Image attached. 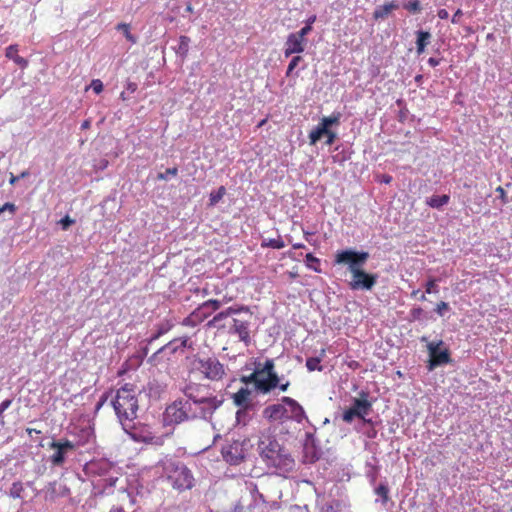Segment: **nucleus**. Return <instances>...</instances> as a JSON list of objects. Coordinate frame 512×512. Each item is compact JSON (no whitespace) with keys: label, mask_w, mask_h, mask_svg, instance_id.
Segmentation results:
<instances>
[{"label":"nucleus","mask_w":512,"mask_h":512,"mask_svg":"<svg viewBox=\"0 0 512 512\" xmlns=\"http://www.w3.org/2000/svg\"><path fill=\"white\" fill-rule=\"evenodd\" d=\"M371 403L367 400V398H355L353 401V405L344 411L343 420L347 423H350L355 417L366 421L365 416L368 415L371 411Z\"/></svg>","instance_id":"obj_12"},{"label":"nucleus","mask_w":512,"mask_h":512,"mask_svg":"<svg viewBox=\"0 0 512 512\" xmlns=\"http://www.w3.org/2000/svg\"><path fill=\"white\" fill-rule=\"evenodd\" d=\"M24 492V485L22 482L17 481L12 483L9 489V496L13 499H22Z\"/></svg>","instance_id":"obj_29"},{"label":"nucleus","mask_w":512,"mask_h":512,"mask_svg":"<svg viewBox=\"0 0 512 512\" xmlns=\"http://www.w3.org/2000/svg\"><path fill=\"white\" fill-rule=\"evenodd\" d=\"M263 375H266V378L261 377V381L258 382V391L267 394L277 388L280 382L273 359H267L264 363H261V376Z\"/></svg>","instance_id":"obj_9"},{"label":"nucleus","mask_w":512,"mask_h":512,"mask_svg":"<svg viewBox=\"0 0 512 512\" xmlns=\"http://www.w3.org/2000/svg\"><path fill=\"white\" fill-rule=\"evenodd\" d=\"M417 39H416V51L418 55L424 53L425 48L430 43L431 33L428 31H417Z\"/></svg>","instance_id":"obj_23"},{"label":"nucleus","mask_w":512,"mask_h":512,"mask_svg":"<svg viewBox=\"0 0 512 512\" xmlns=\"http://www.w3.org/2000/svg\"><path fill=\"white\" fill-rule=\"evenodd\" d=\"M5 210H8L11 214H14L16 211V206L14 203L7 202L3 206H0V214L3 213Z\"/></svg>","instance_id":"obj_48"},{"label":"nucleus","mask_w":512,"mask_h":512,"mask_svg":"<svg viewBox=\"0 0 512 512\" xmlns=\"http://www.w3.org/2000/svg\"><path fill=\"white\" fill-rule=\"evenodd\" d=\"M379 181H380V182H383V183H385V184H389V183H391V181H392V176H390V175H388V174H384V175H382V176H381V178H380V180H379Z\"/></svg>","instance_id":"obj_55"},{"label":"nucleus","mask_w":512,"mask_h":512,"mask_svg":"<svg viewBox=\"0 0 512 512\" xmlns=\"http://www.w3.org/2000/svg\"><path fill=\"white\" fill-rule=\"evenodd\" d=\"M193 314H197V319L199 323H201L205 319H207L212 313L206 306H204V303H202L198 308H196L193 311Z\"/></svg>","instance_id":"obj_35"},{"label":"nucleus","mask_w":512,"mask_h":512,"mask_svg":"<svg viewBox=\"0 0 512 512\" xmlns=\"http://www.w3.org/2000/svg\"><path fill=\"white\" fill-rule=\"evenodd\" d=\"M282 403L288 408V420H295L301 423L305 418V411L303 407L293 398L284 396L281 399Z\"/></svg>","instance_id":"obj_17"},{"label":"nucleus","mask_w":512,"mask_h":512,"mask_svg":"<svg viewBox=\"0 0 512 512\" xmlns=\"http://www.w3.org/2000/svg\"><path fill=\"white\" fill-rule=\"evenodd\" d=\"M306 39H301L295 33H291L288 35L287 40L285 42L284 55L285 57H289L292 54H299L305 50Z\"/></svg>","instance_id":"obj_18"},{"label":"nucleus","mask_w":512,"mask_h":512,"mask_svg":"<svg viewBox=\"0 0 512 512\" xmlns=\"http://www.w3.org/2000/svg\"><path fill=\"white\" fill-rule=\"evenodd\" d=\"M18 180H19L18 176H14L13 174H11V177H10V180H9L11 185H14Z\"/></svg>","instance_id":"obj_61"},{"label":"nucleus","mask_w":512,"mask_h":512,"mask_svg":"<svg viewBox=\"0 0 512 512\" xmlns=\"http://www.w3.org/2000/svg\"><path fill=\"white\" fill-rule=\"evenodd\" d=\"M178 174V168L177 167H172V168H168L166 169V171L164 173H159L157 175V179L158 180H167L169 176H176Z\"/></svg>","instance_id":"obj_39"},{"label":"nucleus","mask_w":512,"mask_h":512,"mask_svg":"<svg viewBox=\"0 0 512 512\" xmlns=\"http://www.w3.org/2000/svg\"><path fill=\"white\" fill-rule=\"evenodd\" d=\"M190 43V38L188 36L182 35L179 38V51L186 54L188 52V47Z\"/></svg>","instance_id":"obj_40"},{"label":"nucleus","mask_w":512,"mask_h":512,"mask_svg":"<svg viewBox=\"0 0 512 512\" xmlns=\"http://www.w3.org/2000/svg\"><path fill=\"white\" fill-rule=\"evenodd\" d=\"M312 31V26L305 25L298 32H295L297 36L301 39H305V37Z\"/></svg>","instance_id":"obj_46"},{"label":"nucleus","mask_w":512,"mask_h":512,"mask_svg":"<svg viewBox=\"0 0 512 512\" xmlns=\"http://www.w3.org/2000/svg\"><path fill=\"white\" fill-rule=\"evenodd\" d=\"M226 194V188L224 186H220L217 191L211 192L209 195V204L210 206L216 205Z\"/></svg>","instance_id":"obj_33"},{"label":"nucleus","mask_w":512,"mask_h":512,"mask_svg":"<svg viewBox=\"0 0 512 512\" xmlns=\"http://www.w3.org/2000/svg\"><path fill=\"white\" fill-rule=\"evenodd\" d=\"M196 409L186 402V400L179 399L167 406L164 412V421L167 424H179L184 421L200 418L197 415Z\"/></svg>","instance_id":"obj_6"},{"label":"nucleus","mask_w":512,"mask_h":512,"mask_svg":"<svg viewBox=\"0 0 512 512\" xmlns=\"http://www.w3.org/2000/svg\"><path fill=\"white\" fill-rule=\"evenodd\" d=\"M263 417L271 422L288 420V408L283 403L269 405L264 408Z\"/></svg>","instance_id":"obj_16"},{"label":"nucleus","mask_w":512,"mask_h":512,"mask_svg":"<svg viewBox=\"0 0 512 512\" xmlns=\"http://www.w3.org/2000/svg\"><path fill=\"white\" fill-rule=\"evenodd\" d=\"M159 466L174 489L184 491L193 487V475L182 463L172 458H165L159 462Z\"/></svg>","instance_id":"obj_3"},{"label":"nucleus","mask_w":512,"mask_h":512,"mask_svg":"<svg viewBox=\"0 0 512 512\" xmlns=\"http://www.w3.org/2000/svg\"><path fill=\"white\" fill-rule=\"evenodd\" d=\"M184 393L187 397L186 402L191 407H194L196 412H200L197 415L202 419L210 417L223 403L222 399H218L217 396L212 394L200 395V387L198 385H188Z\"/></svg>","instance_id":"obj_4"},{"label":"nucleus","mask_w":512,"mask_h":512,"mask_svg":"<svg viewBox=\"0 0 512 512\" xmlns=\"http://www.w3.org/2000/svg\"><path fill=\"white\" fill-rule=\"evenodd\" d=\"M449 308L450 307H449V304L447 302L440 301L439 303L436 304L435 312L439 316H443L445 314V312L449 310Z\"/></svg>","instance_id":"obj_43"},{"label":"nucleus","mask_w":512,"mask_h":512,"mask_svg":"<svg viewBox=\"0 0 512 512\" xmlns=\"http://www.w3.org/2000/svg\"><path fill=\"white\" fill-rule=\"evenodd\" d=\"M316 21V15H311L307 20H306V25H309V26H312L313 23Z\"/></svg>","instance_id":"obj_60"},{"label":"nucleus","mask_w":512,"mask_h":512,"mask_svg":"<svg viewBox=\"0 0 512 512\" xmlns=\"http://www.w3.org/2000/svg\"><path fill=\"white\" fill-rule=\"evenodd\" d=\"M462 15H463V11L461 9H457L456 12L452 16V19H451L452 23L458 24L460 22V18Z\"/></svg>","instance_id":"obj_51"},{"label":"nucleus","mask_w":512,"mask_h":512,"mask_svg":"<svg viewBox=\"0 0 512 512\" xmlns=\"http://www.w3.org/2000/svg\"><path fill=\"white\" fill-rule=\"evenodd\" d=\"M241 381L245 384L253 383L258 390V382L261 381V363H256L254 371L248 376H242Z\"/></svg>","instance_id":"obj_26"},{"label":"nucleus","mask_w":512,"mask_h":512,"mask_svg":"<svg viewBox=\"0 0 512 512\" xmlns=\"http://www.w3.org/2000/svg\"><path fill=\"white\" fill-rule=\"evenodd\" d=\"M91 88L96 94H100L103 91V83L100 79H94L91 82Z\"/></svg>","instance_id":"obj_45"},{"label":"nucleus","mask_w":512,"mask_h":512,"mask_svg":"<svg viewBox=\"0 0 512 512\" xmlns=\"http://www.w3.org/2000/svg\"><path fill=\"white\" fill-rule=\"evenodd\" d=\"M399 8L397 1H391L382 6H378L373 12V18L375 20L385 19L393 11Z\"/></svg>","instance_id":"obj_20"},{"label":"nucleus","mask_w":512,"mask_h":512,"mask_svg":"<svg viewBox=\"0 0 512 512\" xmlns=\"http://www.w3.org/2000/svg\"><path fill=\"white\" fill-rule=\"evenodd\" d=\"M403 8L412 14L420 13L422 10L419 0H409L407 3L403 4Z\"/></svg>","instance_id":"obj_34"},{"label":"nucleus","mask_w":512,"mask_h":512,"mask_svg":"<svg viewBox=\"0 0 512 512\" xmlns=\"http://www.w3.org/2000/svg\"><path fill=\"white\" fill-rule=\"evenodd\" d=\"M198 324L200 323L197 319V314H193V312L183 320V325L185 326H196Z\"/></svg>","instance_id":"obj_44"},{"label":"nucleus","mask_w":512,"mask_h":512,"mask_svg":"<svg viewBox=\"0 0 512 512\" xmlns=\"http://www.w3.org/2000/svg\"><path fill=\"white\" fill-rule=\"evenodd\" d=\"M117 30L119 31H122L125 38L130 41L131 43H135L136 42V37L134 35L131 34L130 32V25L127 24V23H119L117 25Z\"/></svg>","instance_id":"obj_36"},{"label":"nucleus","mask_w":512,"mask_h":512,"mask_svg":"<svg viewBox=\"0 0 512 512\" xmlns=\"http://www.w3.org/2000/svg\"><path fill=\"white\" fill-rule=\"evenodd\" d=\"M293 249H303L305 245L303 243H294L292 244Z\"/></svg>","instance_id":"obj_62"},{"label":"nucleus","mask_w":512,"mask_h":512,"mask_svg":"<svg viewBox=\"0 0 512 512\" xmlns=\"http://www.w3.org/2000/svg\"><path fill=\"white\" fill-rule=\"evenodd\" d=\"M246 456L245 442L235 440L223 449L224 459L231 465H237Z\"/></svg>","instance_id":"obj_14"},{"label":"nucleus","mask_w":512,"mask_h":512,"mask_svg":"<svg viewBox=\"0 0 512 512\" xmlns=\"http://www.w3.org/2000/svg\"><path fill=\"white\" fill-rule=\"evenodd\" d=\"M87 442L88 440L74 443L68 439L51 442L50 448L55 449V452L50 456L51 463L54 466H62L66 460V454L68 452L76 450L77 447L83 446Z\"/></svg>","instance_id":"obj_10"},{"label":"nucleus","mask_w":512,"mask_h":512,"mask_svg":"<svg viewBox=\"0 0 512 512\" xmlns=\"http://www.w3.org/2000/svg\"><path fill=\"white\" fill-rule=\"evenodd\" d=\"M172 328V324L169 322L162 323L158 326L157 331L151 335V337L148 339V344H151L158 338H160L162 335L166 334L168 331H170Z\"/></svg>","instance_id":"obj_30"},{"label":"nucleus","mask_w":512,"mask_h":512,"mask_svg":"<svg viewBox=\"0 0 512 512\" xmlns=\"http://www.w3.org/2000/svg\"><path fill=\"white\" fill-rule=\"evenodd\" d=\"M185 10H186V12H188V13H192V12H193V7H192L191 3H188V4L186 5V9H185Z\"/></svg>","instance_id":"obj_64"},{"label":"nucleus","mask_w":512,"mask_h":512,"mask_svg":"<svg viewBox=\"0 0 512 512\" xmlns=\"http://www.w3.org/2000/svg\"><path fill=\"white\" fill-rule=\"evenodd\" d=\"M138 395L139 391L134 384L125 383L111 397V405L121 424L124 425L127 421L132 422L137 418L139 409Z\"/></svg>","instance_id":"obj_2"},{"label":"nucleus","mask_w":512,"mask_h":512,"mask_svg":"<svg viewBox=\"0 0 512 512\" xmlns=\"http://www.w3.org/2000/svg\"><path fill=\"white\" fill-rule=\"evenodd\" d=\"M302 61V57L297 55V56H294L289 65H288V68H287V71H286V76H290L291 73L293 72V70L298 66V64Z\"/></svg>","instance_id":"obj_41"},{"label":"nucleus","mask_w":512,"mask_h":512,"mask_svg":"<svg viewBox=\"0 0 512 512\" xmlns=\"http://www.w3.org/2000/svg\"><path fill=\"white\" fill-rule=\"evenodd\" d=\"M251 390L247 387H241L236 393L232 394L231 398L235 406L246 411L251 406Z\"/></svg>","instance_id":"obj_19"},{"label":"nucleus","mask_w":512,"mask_h":512,"mask_svg":"<svg viewBox=\"0 0 512 512\" xmlns=\"http://www.w3.org/2000/svg\"><path fill=\"white\" fill-rule=\"evenodd\" d=\"M325 136H326V141H325L326 145H332L337 138L336 133L330 129H328V132L325 133Z\"/></svg>","instance_id":"obj_47"},{"label":"nucleus","mask_w":512,"mask_h":512,"mask_svg":"<svg viewBox=\"0 0 512 512\" xmlns=\"http://www.w3.org/2000/svg\"><path fill=\"white\" fill-rule=\"evenodd\" d=\"M437 15L440 19H447L449 17V13L446 9L438 10Z\"/></svg>","instance_id":"obj_53"},{"label":"nucleus","mask_w":512,"mask_h":512,"mask_svg":"<svg viewBox=\"0 0 512 512\" xmlns=\"http://www.w3.org/2000/svg\"><path fill=\"white\" fill-rule=\"evenodd\" d=\"M425 292L427 294L438 293V285L436 278H429L425 284Z\"/></svg>","instance_id":"obj_38"},{"label":"nucleus","mask_w":512,"mask_h":512,"mask_svg":"<svg viewBox=\"0 0 512 512\" xmlns=\"http://www.w3.org/2000/svg\"><path fill=\"white\" fill-rule=\"evenodd\" d=\"M188 337L176 338L159 348L154 354H152L148 362L152 365H158L163 355H174L176 352H183L188 344Z\"/></svg>","instance_id":"obj_11"},{"label":"nucleus","mask_w":512,"mask_h":512,"mask_svg":"<svg viewBox=\"0 0 512 512\" xmlns=\"http://www.w3.org/2000/svg\"><path fill=\"white\" fill-rule=\"evenodd\" d=\"M376 494L381 497L382 503L386 504L389 500V488L386 484H380L376 490Z\"/></svg>","instance_id":"obj_37"},{"label":"nucleus","mask_w":512,"mask_h":512,"mask_svg":"<svg viewBox=\"0 0 512 512\" xmlns=\"http://www.w3.org/2000/svg\"><path fill=\"white\" fill-rule=\"evenodd\" d=\"M325 354H326V350L324 348H322L320 350L319 356L307 358L306 367H307L308 371H310V372L322 371L323 367L321 366L320 363H321L323 357L325 356Z\"/></svg>","instance_id":"obj_24"},{"label":"nucleus","mask_w":512,"mask_h":512,"mask_svg":"<svg viewBox=\"0 0 512 512\" xmlns=\"http://www.w3.org/2000/svg\"><path fill=\"white\" fill-rule=\"evenodd\" d=\"M442 345V340H439L437 343L431 342L428 344L429 370H433L437 366L451 362L450 352L448 349H444L442 351L439 350L440 346Z\"/></svg>","instance_id":"obj_13"},{"label":"nucleus","mask_w":512,"mask_h":512,"mask_svg":"<svg viewBox=\"0 0 512 512\" xmlns=\"http://www.w3.org/2000/svg\"><path fill=\"white\" fill-rule=\"evenodd\" d=\"M328 132V129L325 127V125L319 124L310 131L309 133V141L310 145H315L323 136H325V133Z\"/></svg>","instance_id":"obj_27"},{"label":"nucleus","mask_w":512,"mask_h":512,"mask_svg":"<svg viewBox=\"0 0 512 512\" xmlns=\"http://www.w3.org/2000/svg\"><path fill=\"white\" fill-rule=\"evenodd\" d=\"M261 247L282 249L285 247V243L281 237H278L277 239H265L261 242Z\"/></svg>","instance_id":"obj_31"},{"label":"nucleus","mask_w":512,"mask_h":512,"mask_svg":"<svg viewBox=\"0 0 512 512\" xmlns=\"http://www.w3.org/2000/svg\"><path fill=\"white\" fill-rule=\"evenodd\" d=\"M237 309L239 312L233 318L229 332L237 335L239 340L248 346L251 343L250 326L253 313L248 306L237 305Z\"/></svg>","instance_id":"obj_7"},{"label":"nucleus","mask_w":512,"mask_h":512,"mask_svg":"<svg viewBox=\"0 0 512 512\" xmlns=\"http://www.w3.org/2000/svg\"><path fill=\"white\" fill-rule=\"evenodd\" d=\"M290 386V381H286L285 383H280L279 382V385L277 386L282 392H285L287 391V389L289 388Z\"/></svg>","instance_id":"obj_57"},{"label":"nucleus","mask_w":512,"mask_h":512,"mask_svg":"<svg viewBox=\"0 0 512 512\" xmlns=\"http://www.w3.org/2000/svg\"><path fill=\"white\" fill-rule=\"evenodd\" d=\"M192 370L199 373L203 379L213 382L223 380L227 374L225 365L214 355L194 356Z\"/></svg>","instance_id":"obj_5"},{"label":"nucleus","mask_w":512,"mask_h":512,"mask_svg":"<svg viewBox=\"0 0 512 512\" xmlns=\"http://www.w3.org/2000/svg\"><path fill=\"white\" fill-rule=\"evenodd\" d=\"M18 45L12 44L6 48V57L13 60L18 66L21 68H26L28 66V61L23 57L18 55Z\"/></svg>","instance_id":"obj_21"},{"label":"nucleus","mask_w":512,"mask_h":512,"mask_svg":"<svg viewBox=\"0 0 512 512\" xmlns=\"http://www.w3.org/2000/svg\"><path fill=\"white\" fill-rule=\"evenodd\" d=\"M369 258L365 251H354L352 249L338 251L335 255L336 264H347L352 275L355 270H360Z\"/></svg>","instance_id":"obj_8"},{"label":"nucleus","mask_w":512,"mask_h":512,"mask_svg":"<svg viewBox=\"0 0 512 512\" xmlns=\"http://www.w3.org/2000/svg\"><path fill=\"white\" fill-rule=\"evenodd\" d=\"M90 125H91V121L90 120H84L81 124V129L82 130H86V129H89L90 128Z\"/></svg>","instance_id":"obj_59"},{"label":"nucleus","mask_w":512,"mask_h":512,"mask_svg":"<svg viewBox=\"0 0 512 512\" xmlns=\"http://www.w3.org/2000/svg\"><path fill=\"white\" fill-rule=\"evenodd\" d=\"M108 398H109L108 393L103 394L97 404V409H99L108 400Z\"/></svg>","instance_id":"obj_54"},{"label":"nucleus","mask_w":512,"mask_h":512,"mask_svg":"<svg viewBox=\"0 0 512 512\" xmlns=\"http://www.w3.org/2000/svg\"><path fill=\"white\" fill-rule=\"evenodd\" d=\"M496 192H498V193H499V198H500V200H501V202H502L503 204L508 203V197H507V194H506V192H505V190H504V188H503V187L498 186V187L496 188Z\"/></svg>","instance_id":"obj_49"},{"label":"nucleus","mask_w":512,"mask_h":512,"mask_svg":"<svg viewBox=\"0 0 512 512\" xmlns=\"http://www.w3.org/2000/svg\"><path fill=\"white\" fill-rule=\"evenodd\" d=\"M73 223H74V220L71 219L68 215L60 220V224L62 225V228L64 230H66Z\"/></svg>","instance_id":"obj_50"},{"label":"nucleus","mask_w":512,"mask_h":512,"mask_svg":"<svg viewBox=\"0 0 512 512\" xmlns=\"http://www.w3.org/2000/svg\"><path fill=\"white\" fill-rule=\"evenodd\" d=\"M239 312L236 306L228 307L226 310L217 313L208 323L209 327H216L218 323L229 316L236 315Z\"/></svg>","instance_id":"obj_22"},{"label":"nucleus","mask_w":512,"mask_h":512,"mask_svg":"<svg viewBox=\"0 0 512 512\" xmlns=\"http://www.w3.org/2000/svg\"><path fill=\"white\" fill-rule=\"evenodd\" d=\"M376 282V274H369L361 268L360 270L354 271V274L352 275V281L349 283V286L352 290H371Z\"/></svg>","instance_id":"obj_15"},{"label":"nucleus","mask_w":512,"mask_h":512,"mask_svg":"<svg viewBox=\"0 0 512 512\" xmlns=\"http://www.w3.org/2000/svg\"><path fill=\"white\" fill-rule=\"evenodd\" d=\"M423 312L422 308L418 307L411 311V314L414 318H418L419 315Z\"/></svg>","instance_id":"obj_58"},{"label":"nucleus","mask_w":512,"mask_h":512,"mask_svg":"<svg viewBox=\"0 0 512 512\" xmlns=\"http://www.w3.org/2000/svg\"><path fill=\"white\" fill-rule=\"evenodd\" d=\"M305 259H306V266L309 269H311L317 273L321 272L320 260L317 257H315L312 253H308L305 256Z\"/></svg>","instance_id":"obj_32"},{"label":"nucleus","mask_w":512,"mask_h":512,"mask_svg":"<svg viewBox=\"0 0 512 512\" xmlns=\"http://www.w3.org/2000/svg\"><path fill=\"white\" fill-rule=\"evenodd\" d=\"M428 64H429L430 66H432V67H436V66H438V65L440 64V59H436V58H434V57H430V58L428 59Z\"/></svg>","instance_id":"obj_56"},{"label":"nucleus","mask_w":512,"mask_h":512,"mask_svg":"<svg viewBox=\"0 0 512 512\" xmlns=\"http://www.w3.org/2000/svg\"><path fill=\"white\" fill-rule=\"evenodd\" d=\"M203 303L204 306H206L211 311V313L217 311L221 307V302L216 299H210Z\"/></svg>","instance_id":"obj_42"},{"label":"nucleus","mask_w":512,"mask_h":512,"mask_svg":"<svg viewBox=\"0 0 512 512\" xmlns=\"http://www.w3.org/2000/svg\"><path fill=\"white\" fill-rule=\"evenodd\" d=\"M137 84L135 82H127L126 84V89L130 92V93H134L136 90H137Z\"/></svg>","instance_id":"obj_52"},{"label":"nucleus","mask_w":512,"mask_h":512,"mask_svg":"<svg viewBox=\"0 0 512 512\" xmlns=\"http://www.w3.org/2000/svg\"><path fill=\"white\" fill-rule=\"evenodd\" d=\"M450 201V196L447 194L433 195L426 200V204L431 208L440 209L447 205Z\"/></svg>","instance_id":"obj_25"},{"label":"nucleus","mask_w":512,"mask_h":512,"mask_svg":"<svg viewBox=\"0 0 512 512\" xmlns=\"http://www.w3.org/2000/svg\"><path fill=\"white\" fill-rule=\"evenodd\" d=\"M260 457L269 467L290 471L294 467V459L283 448L277 439L270 434H262L257 444Z\"/></svg>","instance_id":"obj_1"},{"label":"nucleus","mask_w":512,"mask_h":512,"mask_svg":"<svg viewBox=\"0 0 512 512\" xmlns=\"http://www.w3.org/2000/svg\"><path fill=\"white\" fill-rule=\"evenodd\" d=\"M341 116L340 112H333L330 116L323 117L320 123L325 125L327 129H330L331 126L340 124Z\"/></svg>","instance_id":"obj_28"},{"label":"nucleus","mask_w":512,"mask_h":512,"mask_svg":"<svg viewBox=\"0 0 512 512\" xmlns=\"http://www.w3.org/2000/svg\"><path fill=\"white\" fill-rule=\"evenodd\" d=\"M109 512H125V510L122 507H113Z\"/></svg>","instance_id":"obj_63"}]
</instances>
